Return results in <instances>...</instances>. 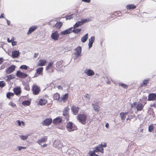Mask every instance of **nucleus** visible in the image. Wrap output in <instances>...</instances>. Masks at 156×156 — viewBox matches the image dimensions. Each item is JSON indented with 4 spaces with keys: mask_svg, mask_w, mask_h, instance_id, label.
Returning a JSON list of instances; mask_svg holds the SVG:
<instances>
[{
    "mask_svg": "<svg viewBox=\"0 0 156 156\" xmlns=\"http://www.w3.org/2000/svg\"><path fill=\"white\" fill-rule=\"evenodd\" d=\"M87 117V115L84 114H79L77 117V119L82 124L85 125L86 123Z\"/></svg>",
    "mask_w": 156,
    "mask_h": 156,
    "instance_id": "f257e3e1",
    "label": "nucleus"
},
{
    "mask_svg": "<svg viewBox=\"0 0 156 156\" xmlns=\"http://www.w3.org/2000/svg\"><path fill=\"white\" fill-rule=\"evenodd\" d=\"M66 127L69 132L73 131L77 129L76 126L72 122H69L67 123Z\"/></svg>",
    "mask_w": 156,
    "mask_h": 156,
    "instance_id": "f03ea898",
    "label": "nucleus"
},
{
    "mask_svg": "<svg viewBox=\"0 0 156 156\" xmlns=\"http://www.w3.org/2000/svg\"><path fill=\"white\" fill-rule=\"evenodd\" d=\"M93 149V150L90 151L89 152H94L95 153H98V152H101L102 154L104 153V148L101 147V145H98L97 146L94 147Z\"/></svg>",
    "mask_w": 156,
    "mask_h": 156,
    "instance_id": "7ed1b4c3",
    "label": "nucleus"
},
{
    "mask_svg": "<svg viewBox=\"0 0 156 156\" xmlns=\"http://www.w3.org/2000/svg\"><path fill=\"white\" fill-rule=\"evenodd\" d=\"M70 109L68 107H66L64 109L63 112V115L66 119L67 120H69V112Z\"/></svg>",
    "mask_w": 156,
    "mask_h": 156,
    "instance_id": "20e7f679",
    "label": "nucleus"
},
{
    "mask_svg": "<svg viewBox=\"0 0 156 156\" xmlns=\"http://www.w3.org/2000/svg\"><path fill=\"white\" fill-rule=\"evenodd\" d=\"M32 90L33 94L34 95H36L39 93L40 90L37 86L34 85L33 86Z\"/></svg>",
    "mask_w": 156,
    "mask_h": 156,
    "instance_id": "39448f33",
    "label": "nucleus"
},
{
    "mask_svg": "<svg viewBox=\"0 0 156 156\" xmlns=\"http://www.w3.org/2000/svg\"><path fill=\"white\" fill-rule=\"evenodd\" d=\"M16 76L18 77L23 79L27 77L28 76V75L27 73L22 72L20 70H18L17 72Z\"/></svg>",
    "mask_w": 156,
    "mask_h": 156,
    "instance_id": "423d86ee",
    "label": "nucleus"
},
{
    "mask_svg": "<svg viewBox=\"0 0 156 156\" xmlns=\"http://www.w3.org/2000/svg\"><path fill=\"white\" fill-rule=\"evenodd\" d=\"M52 120L51 118H47L44 120L42 123L43 125L45 126H48L50 125L52 122Z\"/></svg>",
    "mask_w": 156,
    "mask_h": 156,
    "instance_id": "0eeeda50",
    "label": "nucleus"
},
{
    "mask_svg": "<svg viewBox=\"0 0 156 156\" xmlns=\"http://www.w3.org/2000/svg\"><path fill=\"white\" fill-rule=\"evenodd\" d=\"M79 109L80 108L79 107H76L74 105H73L71 108L72 112L74 115H77L78 113Z\"/></svg>",
    "mask_w": 156,
    "mask_h": 156,
    "instance_id": "6e6552de",
    "label": "nucleus"
},
{
    "mask_svg": "<svg viewBox=\"0 0 156 156\" xmlns=\"http://www.w3.org/2000/svg\"><path fill=\"white\" fill-rule=\"evenodd\" d=\"M59 35L57 31H55L52 32L51 35V38L54 41H57L58 39Z\"/></svg>",
    "mask_w": 156,
    "mask_h": 156,
    "instance_id": "1a4fd4ad",
    "label": "nucleus"
},
{
    "mask_svg": "<svg viewBox=\"0 0 156 156\" xmlns=\"http://www.w3.org/2000/svg\"><path fill=\"white\" fill-rule=\"evenodd\" d=\"M62 121V119L60 116L57 117L53 120V124L55 125L59 124Z\"/></svg>",
    "mask_w": 156,
    "mask_h": 156,
    "instance_id": "9d476101",
    "label": "nucleus"
},
{
    "mask_svg": "<svg viewBox=\"0 0 156 156\" xmlns=\"http://www.w3.org/2000/svg\"><path fill=\"white\" fill-rule=\"evenodd\" d=\"M156 100V94L154 93H151L148 95L147 100L148 101H153Z\"/></svg>",
    "mask_w": 156,
    "mask_h": 156,
    "instance_id": "9b49d317",
    "label": "nucleus"
},
{
    "mask_svg": "<svg viewBox=\"0 0 156 156\" xmlns=\"http://www.w3.org/2000/svg\"><path fill=\"white\" fill-rule=\"evenodd\" d=\"M15 68L16 66L15 65H11L8 68L6 69V72L8 74L10 73L15 70Z\"/></svg>",
    "mask_w": 156,
    "mask_h": 156,
    "instance_id": "f8f14e48",
    "label": "nucleus"
},
{
    "mask_svg": "<svg viewBox=\"0 0 156 156\" xmlns=\"http://www.w3.org/2000/svg\"><path fill=\"white\" fill-rule=\"evenodd\" d=\"M76 51V52H74V54L75 55H76L77 57H78L81 54L82 51V48L80 46H78L74 50Z\"/></svg>",
    "mask_w": 156,
    "mask_h": 156,
    "instance_id": "ddd939ff",
    "label": "nucleus"
},
{
    "mask_svg": "<svg viewBox=\"0 0 156 156\" xmlns=\"http://www.w3.org/2000/svg\"><path fill=\"white\" fill-rule=\"evenodd\" d=\"M20 55V52L19 51L17 50L12 51V52L11 57L13 58H18Z\"/></svg>",
    "mask_w": 156,
    "mask_h": 156,
    "instance_id": "4468645a",
    "label": "nucleus"
},
{
    "mask_svg": "<svg viewBox=\"0 0 156 156\" xmlns=\"http://www.w3.org/2000/svg\"><path fill=\"white\" fill-rule=\"evenodd\" d=\"M73 29L72 27L69 28L64 31H62L60 34L61 35H65L69 34L72 33V29Z\"/></svg>",
    "mask_w": 156,
    "mask_h": 156,
    "instance_id": "2eb2a0df",
    "label": "nucleus"
},
{
    "mask_svg": "<svg viewBox=\"0 0 156 156\" xmlns=\"http://www.w3.org/2000/svg\"><path fill=\"white\" fill-rule=\"evenodd\" d=\"M84 73L88 76H91L94 74V72L91 69H86L84 71Z\"/></svg>",
    "mask_w": 156,
    "mask_h": 156,
    "instance_id": "dca6fc26",
    "label": "nucleus"
},
{
    "mask_svg": "<svg viewBox=\"0 0 156 156\" xmlns=\"http://www.w3.org/2000/svg\"><path fill=\"white\" fill-rule=\"evenodd\" d=\"M13 90L14 94H15L16 95H18L21 93V88L20 87H17L14 88Z\"/></svg>",
    "mask_w": 156,
    "mask_h": 156,
    "instance_id": "f3484780",
    "label": "nucleus"
},
{
    "mask_svg": "<svg viewBox=\"0 0 156 156\" xmlns=\"http://www.w3.org/2000/svg\"><path fill=\"white\" fill-rule=\"evenodd\" d=\"M53 64V62H50L47 66L46 67V70L47 71H49L50 69H51V72H53V69L51 67ZM49 73H51V71H49Z\"/></svg>",
    "mask_w": 156,
    "mask_h": 156,
    "instance_id": "a211bd4d",
    "label": "nucleus"
},
{
    "mask_svg": "<svg viewBox=\"0 0 156 156\" xmlns=\"http://www.w3.org/2000/svg\"><path fill=\"white\" fill-rule=\"evenodd\" d=\"M95 41V38L94 36L91 37L89 40V42L88 43L89 48H91L93 44Z\"/></svg>",
    "mask_w": 156,
    "mask_h": 156,
    "instance_id": "6ab92c4d",
    "label": "nucleus"
},
{
    "mask_svg": "<svg viewBox=\"0 0 156 156\" xmlns=\"http://www.w3.org/2000/svg\"><path fill=\"white\" fill-rule=\"evenodd\" d=\"M92 106L94 109V111L95 112H98L99 111V108L100 106L97 104H95L92 103L91 104Z\"/></svg>",
    "mask_w": 156,
    "mask_h": 156,
    "instance_id": "aec40b11",
    "label": "nucleus"
},
{
    "mask_svg": "<svg viewBox=\"0 0 156 156\" xmlns=\"http://www.w3.org/2000/svg\"><path fill=\"white\" fill-rule=\"evenodd\" d=\"M37 27L35 26L31 27L29 29L27 34L29 35L37 29Z\"/></svg>",
    "mask_w": 156,
    "mask_h": 156,
    "instance_id": "412c9836",
    "label": "nucleus"
},
{
    "mask_svg": "<svg viewBox=\"0 0 156 156\" xmlns=\"http://www.w3.org/2000/svg\"><path fill=\"white\" fill-rule=\"evenodd\" d=\"M46 62L45 60L44 59H41L39 60L37 65L39 66H43L45 65Z\"/></svg>",
    "mask_w": 156,
    "mask_h": 156,
    "instance_id": "4be33fe9",
    "label": "nucleus"
},
{
    "mask_svg": "<svg viewBox=\"0 0 156 156\" xmlns=\"http://www.w3.org/2000/svg\"><path fill=\"white\" fill-rule=\"evenodd\" d=\"M82 25V24L81 21H78L76 23L73 25V27H72L73 29L76 28L79 26Z\"/></svg>",
    "mask_w": 156,
    "mask_h": 156,
    "instance_id": "5701e85b",
    "label": "nucleus"
},
{
    "mask_svg": "<svg viewBox=\"0 0 156 156\" xmlns=\"http://www.w3.org/2000/svg\"><path fill=\"white\" fill-rule=\"evenodd\" d=\"M88 38V34L87 33L81 37V40L82 42H85Z\"/></svg>",
    "mask_w": 156,
    "mask_h": 156,
    "instance_id": "b1692460",
    "label": "nucleus"
},
{
    "mask_svg": "<svg viewBox=\"0 0 156 156\" xmlns=\"http://www.w3.org/2000/svg\"><path fill=\"white\" fill-rule=\"evenodd\" d=\"M47 103V101L45 99L41 98L39 101V103L40 105H45Z\"/></svg>",
    "mask_w": 156,
    "mask_h": 156,
    "instance_id": "393cba45",
    "label": "nucleus"
},
{
    "mask_svg": "<svg viewBox=\"0 0 156 156\" xmlns=\"http://www.w3.org/2000/svg\"><path fill=\"white\" fill-rule=\"evenodd\" d=\"M53 97L54 99L55 100H57L58 101H60V95L59 94L57 93H55L53 95Z\"/></svg>",
    "mask_w": 156,
    "mask_h": 156,
    "instance_id": "a878e982",
    "label": "nucleus"
},
{
    "mask_svg": "<svg viewBox=\"0 0 156 156\" xmlns=\"http://www.w3.org/2000/svg\"><path fill=\"white\" fill-rule=\"evenodd\" d=\"M69 96L68 93H66L64 95L62 98V100L64 102H66Z\"/></svg>",
    "mask_w": 156,
    "mask_h": 156,
    "instance_id": "bb28decb",
    "label": "nucleus"
},
{
    "mask_svg": "<svg viewBox=\"0 0 156 156\" xmlns=\"http://www.w3.org/2000/svg\"><path fill=\"white\" fill-rule=\"evenodd\" d=\"M47 140V138L46 137H45L41 138L37 141V143L39 144H41V143L45 142Z\"/></svg>",
    "mask_w": 156,
    "mask_h": 156,
    "instance_id": "cd10ccee",
    "label": "nucleus"
},
{
    "mask_svg": "<svg viewBox=\"0 0 156 156\" xmlns=\"http://www.w3.org/2000/svg\"><path fill=\"white\" fill-rule=\"evenodd\" d=\"M144 107V105L141 103H139L136 106L137 110V111H141L142 110Z\"/></svg>",
    "mask_w": 156,
    "mask_h": 156,
    "instance_id": "c85d7f7f",
    "label": "nucleus"
},
{
    "mask_svg": "<svg viewBox=\"0 0 156 156\" xmlns=\"http://www.w3.org/2000/svg\"><path fill=\"white\" fill-rule=\"evenodd\" d=\"M31 104V101L29 100H25L23 101L22 104L24 106H29Z\"/></svg>",
    "mask_w": 156,
    "mask_h": 156,
    "instance_id": "c756f323",
    "label": "nucleus"
},
{
    "mask_svg": "<svg viewBox=\"0 0 156 156\" xmlns=\"http://www.w3.org/2000/svg\"><path fill=\"white\" fill-rule=\"evenodd\" d=\"M43 67H40L37 68L36 69V72L37 74H42L43 70Z\"/></svg>",
    "mask_w": 156,
    "mask_h": 156,
    "instance_id": "7c9ffc66",
    "label": "nucleus"
},
{
    "mask_svg": "<svg viewBox=\"0 0 156 156\" xmlns=\"http://www.w3.org/2000/svg\"><path fill=\"white\" fill-rule=\"evenodd\" d=\"M62 60L59 61L57 62L56 64V67L61 68L62 66Z\"/></svg>",
    "mask_w": 156,
    "mask_h": 156,
    "instance_id": "2f4dec72",
    "label": "nucleus"
},
{
    "mask_svg": "<svg viewBox=\"0 0 156 156\" xmlns=\"http://www.w3.org/2000/svg\"><path fill=\"white\" fill-rule=\"evenodd\" d=\"M14 76L15 75L13 74H11L7 76V79L6 80L7 81H10L11 80L14 79L15 78Z\"/></svg>",
    "mask_w": 156,
    "mask_h": 156,
    "instance_id": "473e14b6",
    "label": "nucleus"
},
{
    "mask_svg": "<svg viewBox=\"0 0 156 156\" xmlns=\"http://www.w3.org/2000/svg\"><path fill=\"white\" fill-rule=\"evenodd\" d=\"M136 7V6L134 5H127L126 6V8L127 9H135Z\"/></svg>",
    "mask_w": 156,
    "mask_h": 156,
    "instance_id": "72a5a7b5",
    "label": "nucleus"
},
{
    "mask_svg": "<svg viewBox=\"0 0 156 156\" xmlns=\"http://www.w3.org/2000/svg\"><path fill=\"white\" fill-rule=\"evenodd\" d=\"M14 95V94L13 93L11 92H8L6 94V97L7 98L9 99H10L11 97L13 96Z\"/></svg>",
    "mask_w": 156,
    "mask_h": 156,
    "instance_id": "f704fd0d",
    "label": "nucleus"
},
{
    "mask_svg": "<svg viewBox=\"0 0 156 156\" xmlns=\"http://www.w3.org/2000/svg\"><path fill=\"white\" fill-rule=\"evenodd\" d=\"M120 115L121 118V119L122 120H124L126 117V115L124 113L121 112L120 113Z\"/></svg>",
    "mask_w": 156,
    "mask_h": 156,
    "instance_id": "c9c22d12",
    "label": "nucleus"
},
{
    "mask_svg": "<svg viewBox=\"0 0 156 156\" xmlns=\"http://www.w3.org/2000/svg\"><path fill=\"white\" fill-rule=\"evenodd\" d=\"M73 14H72L71 15H66L65 17L66 18V20H70L72 19H73ZM63 18H64V17H63Z\"/></svg>",
    "mask_w": 156,
    "mask_h": 156,
    "instance_id": "e433bc0d",
    "label": "nucleus"
},
{
    "mask_svg": "<svg viewBox=\"0 0 156 156\" xmlns=\"http://www.w3.org/2000/svg\"><path fill=\"white\" fill-rule=\"evenodd\" d=\"M90 20L89 18L86 19H82L81 20V22L83 25L84 23H87L90 21Z\"/></svg>",
    "mask_w": 156,
    "mask_h": 156,
    "instance_id": "4c0bfd02",
    "label": "nucleus"
},
{
    "mask_svg": "<svg viewBox=\"0 0 156 156\" xmlns=\"http://www.w3.org/2000/svg\"><path fill=\"white\" fill-rule=\"evenodd\" d=\"M81 30V29H74L72 30V32H73L75 34H77L80 32Z\"/></svg>",
    "mask_w": 156,
    "mask_h": 156,
    "instance_id": "58836bf2",
    "label": "nucleus"
},
{
    "mask_svg": "<svg viewBox=\"0 0 156 156\" xmlns=\"http://www.w3.org/2000/svg\"><path fill=\"white\" fill-rule=\"evenodd\" d=\"M20 69H23L24 70H27L29 68V67L27 66L26 65H22L20 67Z\"/></svg>",
    "mask_w": 156,
    "mask_h": 156,
    "instance_id": "ea45409f",
    "label": "nucleus"
},
{
    "mask_svg": "<svg viewBox=\"0 0 156 156\" xmlns=\"http://www.w3.org/2000/svg\"><path fill=\"white\" fill-rule=\"evenodd\" d=\"M28 136L20 135V137L22 140H25L27 139Z\"/></svg>",
    "mask_w": 156,
    "mask_h": 156,
    "instance_id": "a19ab883",
    "label": "nucleus"
},
{
    "mask_svg": "<svg viewBox=\"0 0 156 156\" xmlns=\"http://www.w3.org/2000/svg\"><path fill=\"white\" fill-rule=\"evenodd\" d=\"M5 85V83L3 81H0V87H3Z\"/></svg>",
    "mask_w": 156,
    "mask_h": 156,
    "instance_id": "79ce46f5",
    "label": "nucleus"
},
{
    "mask_svg": "<svg viewBox=\"0 0 156 156\" xmlns=\"http://www.w3.org/2000/svg\"><path fill=\"white\" fill-rule=\"evenodd\" d=\"M89 154L90 156H101L100 155H98L97 154H96L95 153H94V152H89Z\"/></svg>",
    "mask_w": 156,
    "mask_h": 156,
    "instance_id": "37998d69",
    "label": "nucleus"
},
{
    "mask_svg": "<svg viewBox=\"0 0 156 156\" xmlns=\"http://www.w3.org/2000/svg\"><path fill=\"white\" fill-rule=\"evenodd\" d=\"M62 25V22H59L58 23H57L56 24V27L58 28H60Z\"/></svg>",
    "mask_w": 156,
    "mask_h": 156,
    "instance_id": "c03bdc74",
    "label": "nucleus"
},
{
    "mask_svg": "<svg viewBox=\"0 0 156 156\" xmlns=\"http://www.w3.org/2000/svg\"><path fill=\"white\" fill-rule=\"evenodd\" d=\"M154 129V126L152 125H150L148 127V131L150 132H151Z\"/></svg>",
    "mask_w": 156,
    "mask_h": 156,
    "instance_id": "a18cd8bd",
    "label": "nucleus"
},
{
    "mask_svg": "<svg viewBox=\"0 0 156 156\" xmlns=\"http://www.w3.org/2000/svg\"><path fill=\"white\" fill-rule=\"evenodd\" d=\"M149 80H143V84L145 86H146L148 83Z\"/></svg>",
    "mask_w": 156,
    "mask_h": 156,
    "instance_id": "49530a36",
    "label": "nucleus"
},
{
    "mask_svg": "<svg viewBox=\"0 0 156 156\" xmlns=\"http://www.w3.org/2000/svg\"><path fill=\"white\" fill-rule=\"evenodd\" d=\"M16 122L18 124V125L20 126L21 125V124H22V125H24V122L23 121L20 122V120H17Z\"/></svg>",
    "mask_w": 156,
    "mask_h": 156,
    "instance_id": "de8ad7c7",
    "label": "nucleus"
},
{
    "mask_svg": "<svg viewBox=\"0 0 156 156\" xmlns=\"http://www.w3.org/2000/svg\"><path fill=\"white\" fill-rule=\"evenodd\" d=\"M119 85L125 88H127L128 87L126 85L122 83H120Z\"/></svg>",
    "mask_w": 156,
    "mask_h": 156,
    "instance_id": "09e8293b",
    "label": "nucleus"
},
{
    "mask_svg": "<svg viewBox=\"0 0 156 156\" xmlns=\"http://www.w3.org/2000/svg\"><path fill=\"white\" fill-rule=\"evenodd\" d=\"M9 105L13 107H14L16 106V104L12 102H9Z\"/></svg>",
    "mask_w": 156,
    "mask_h": 156,
    "instance_id": "8fccbe9b",
    "label": "nucleus"
},
{
    "mask_svg": "<svg viewBox=\"0 0 156 156\" xmlns=\"http://www.w3.org/2000/svg\"><path fill=\"white\" fill-rule=\"evenodd\" d=\"M100 145H101V147H102L103 148V147H106L107 146V144L105 143H102L101 144H99Z\"/></svg>",
    "mask_w": 156,
    "mask_h": 156,
    "instance_id": "3c124183",
    "label": "nucleus"
},
{
    "mask_svg": "<svg viewBox=\"0 0 156 156\" xmlns=\"http://www.w3.org/2000/svg\"><path fill=\"white\" fill-rule=\"evenodd\" d=\"M18 150L19 151H21V150L23 149H25L26 148L25 147H21V146H19L18 147Z\"/></svg>",
    "mask_w": 156,
    "mask_h": 156,
    "instance_id": "603ef678",
    "label": "nucleus"
},
{
    "mask_svg": "<svg viewBox=\"0 0 156 156\" xmlns=\"http://www.w3.org/2000/svg\"><path fill=\"white\" fill-rule=\"evenodd\" d=\"M16 44L17 42L16 41H12V44L13 46H14L16 45Z\"/></svg>",
    "mask_w": 156,
    "mask_h": 156,
    "instance_id": "864d4df0",
    "label": "nucleus"
},
{
    "mask_svg": "<svg viewBox=\"0 0 156 156\" xmlns=\"http://www.w3.org/2000/svg\"><path fill=\"white\" fill-rule=\"evenodd\" d=\"M84 97L86 98H88V99H90V97L89 96V94H86L84 95Z\"/></svg>",
    "mask_w": 156,
    "mask_h": 156,
    "instance_id": "5fc2aeb1",
    "label": "nucleus"
},
{
    "mask_svg": "<svg viewBox=\"0 0 156 156\" xmlns=\"http://www.w3.org/2000/svg\"><path fill=\"white\" fill-rule=\"evenodd\" d=\"M25 89L27 90H29L30 88L29 86H26L25 87Z\"/></svg>",
    "mask_w": 156,
    "mask_h": 156,
    "instance_id": "6e6d98bb",
    "label": "nucleus"
},
{
    "mask_svg": "<svg viewBox=\"0 0 156 156\" xmlns=\"http://www.w3.org/2000/svg\"><path fill=\"white\" fill-rule=\"evenodd\" d=\"M5 20H6V21H7V24L8 26H9L10 25V21L9 20H8L6 18H5Z\"/></svg>",
    "mask_w": 156,
    "mask_h": 156,
    "instance_id": "4d7b16f0",
    "label": "nucleus"
},
{
    "mask_svg": "<svg viewBox=\"0 0 156 156\" xmlns=\"http://www.w3.org/2000/svg\"><path fill=\"white\" fill-rule=\"evenodd\" d=\"M3 62V59L2 58H0V65Z\"/></svg>",
    "mask_w": 156,
    "mask_h": 156,
    "instance_id": "13d9d810",
    "label": "nucleus"
},
{
    "mask_svg": "<svg viewBox=\"0 0 156 156\" xmlns=\"http://www.w3.org/2000/svg\"><path fill=\"white\" fill-rule=\"evenodd\" d=\"M82 1L87 3H90V0H82Z\"/></svg>",
    "mask_w": 156,
    "mask_h": 156,
    "instance_id": "bf43d9fd",
    "label": "nucleus"
},
{
    "mask_svg": "<svg viewBox=\"0 0 156 156\" xmlns=\"http://www.w3.org/2000/svg\"><path fill=\"white\" fill-rule=\"evenodd\" d=\"M137 104V103L136 102H134L133 104L131 105V107L132 108H133V107H134L135 106H136Z\"/></svg>",
    "mask_w": 156,
    "mask_h": 156,
    "instance_id": "052dcab7",
    "label": "nucleus"
},
{
    "mask_svg": "<svg viewBox=\"0 0 156 156\" xmlns=\"http://www.w3.org/2000/svg\"><path fill=\"white\" fill-rule=\"evenodd\" d=\"M132 117H133V116L132 115H131V117H130L129 116V117L126 119V120H130L131 119H132Z\"/></svg>",
    "mask_w": 156,
    "mask_h": 156,
    "instance_id": "680f3d73",
    "label": "nucleus"
},
{
    "mask_svg": "<svg viewBox=\"0 0 156 156\" xmlns=\"http://www.w3.org/2000/svg\"><path fill=\"white\" fill-rule=\"evenodd\" d=\"M4 13L2 14L0 16V18H4L5 19V18L4 16Z\"/></svg>",
    "mask_w": 156,
    "mask_h": 156,
    "instance_id": "e2e57ef3",
    "label": "nucleus"
},
{
    "mask_svg": "<svg viewBox=\"0 0 156 156\" xmlns=\"http://www.w3.org/2000/svg\"><path fill=\"white\" fill-rule=\"evenodd\" d=\"M38 53H35L34 55V58H36L38 56Z\"/></svg>",
    "mask_w": 156,
    "mask_h": 156,
    "instance_id": "0e129e2a",
    "label": "nucleus"
},
{
    "mask_svg": "<svg viewBox=\"0 0 156 156\" xmlns=\"http://www.w3.org/2000/svg\"><path fill=\"white\" fill-rule=\"evenodd\" d=\"M7 41L9 43H12V40H10L9 38H8L7 39Z\"/></svg>",
    "mask_w": 156,
    "mask_h": 156,
    "instance_id": "69168bd1",
    "label": "nucleus"
},
{
    "mask_svg": "<svg viewBox=\"0 0 156 156\" xmlns=\"http://www.w3.org/2000/svg\"><path fill=\"white\" fill-rule=\"evenodd\" d=\"M39 75V74H37V73L36 72V73H35L34 77H37Z\"/></svg>",
    "mask_w": 156,
    "mask_h": 156,
    "instance_id": "338daca9",
    "label": "nucleus"
},
{
    "mask_svg": "<svg viewBox=\"0 0 156 156\" xmlns=\"http://www.w3.org/2000/svg\"><path fill=\"white\" fill-rule=\"evenodd\" d=\"M58 89H62V87L60 85H58Z\"/></svg>",
    "mask_w": 156,
    "mask_h": 156,
    "instance_id": "774afa93",
    "label": "nucleus"
}]
</instances>
